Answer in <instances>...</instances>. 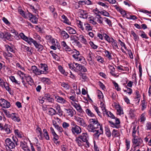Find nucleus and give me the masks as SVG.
<instances>
[{
  "mask_svg": "<svg viewBox=\"0 0 151 151\" xmlns=\"http://www.w3.org/2000/svg\"><path fill=\"white\" fill-rule=\"evenodd\" d=\"M146 119L145 114L143 113L140 116V120L141 122H144Z\"/></svg>",
  "mask_w": 151,
  "mask_h": 151,
  "instance_id": "63",
  "label": "nucleus"
},
{
  "mask_svg": "<svg viewBox=\"0 0 151 151\" xmlns=\"http://www.w3.org/2000/svg\"><path fill=\"white\" fill-rule=\"evenodd\" d=\"M130 141L128 140L127 139L125 140V145L126 146V150H128L130 148Z\"/></svg>",
  "mask_w": 151,
  "mask_h": 151,
  "instance_id": "60",
  "label": "nucleus"
},
{
  "mask_svg": "<svg viewBox=\"0 0 151 151\" xmlns=\"http://www.w3.org/2000/svg\"><path fill=\"white\" fill-rule=\"evenodd\" d=\"M93 108L97 112L98 115L100 117H102V116L101 114V113L99 110L98 108L96 106H93Z\"/></svg>",
  "mask_w": 151,
  "mask_h": 151,
  "instance_id": "62",
  "label": "nucleus"
},
{
  "mask_svg": "<svg viewBox=\"0 0 151 151\" xmlns=\"http://www.w3.org/2000/svg\"><path fill=\"white\" fill-rule=\"evenodd\" d=\"M82 43L84 44H86L87 41L86 39L84 38V36L83 35H80L78 39Z\"/></svg>",
  "mask_w": 151,
  "mask_h": 151,
  "instance_id": "38",
  "label": "nucleus"
},
{
  "mask_svg": "<svg viewBox=\"0 0 151 151\" xmlns=\"http://www.w3.org/2000/svg\"><path fill=\"white\" fill-rule=\"evenodd\" d=\"M10 78L13 83H15L16 84L20 85L21 82L16 80L14 76H11Z\"/></svg>",
  "mask_w": 151,
  "mask_h": 151,
  "instance_id": "39",
  "label": "nucleus"
},
{
  "mask_svg": "<svg viewBox=\"0 0 151 151\" xmlns=\"http://www.w3.org/2000/svg\"><path fill=\"white\" fill-rule=\"evenodd\" d=\"M61 44L63 49L66 51L69 52V53H70L72 50L69 46L67 45L65 42L64 41L62 42Z\"/></svg>",
  "mask_w": 151,
  "mask_h": 151,
  "instance_id": "17",
  "label": "nucleus"
},
{
  "mask_svg": "<svg viewBox=\"0 0 151 151\" xmlns=\"http://www.w3.org/2000/svg\"><path fill=\"white\" fill-rule=\"evenodd\" d=\"M89 124L87 127V129L90 132H94L95 129L99 128L101 132L103 128L96 119H90L89 120Z\"/></svg>",
  "mask_w": 151,
  "mask_h": 151,
  "instance_id": "2",
  "label": "nucleus"
},
{
  "mask_svg": "<svg viewBox=\"0 0 151 151\" xmlns=\"http://www.w3.org/2000/svg\"><path fill=\"white\" fill-rule=\"evenodd\" d=\"M89 23L92 24L94 25H96L97 24V23L96 22V19H95V17H91L89 18Z\"/></svg>",
  "mask_w": 151,
  "mask_h": 151,
  "instance_id": "34",
  "label": "nucleus"
},
{
  "mask_svg": "<svg viewBox=\"0 0 151 151\" xmlns=\"http://www.w3.org/2000/svg\"><path fill=\"white\" fill-rule=\"evenodd\" d=\"M44 98V99H46L48 100L50 102H52L54 101L53 99L51 98L50 95L48 93L45 94Z\"/></svg>",
  "mask_w": 151,
  "mask_h": 151,
  "instance_id": "29",
  "label": "nucleus"
},
{
  "mask_svg": "<svg viewBox=\"0 0 151 151\" xmlns=\"http://www.w3.org/2000/svg\"><path fill=\"white\" fill-rule=\"evenodd\" d=\"M100 101V107L101 108L103 112V113H104V112H105V111L107 110L106 109L105 105L104 103V101Z\"/></svg>",
  "mask_w": 151,
  "mask_h": 151,
  "instance_id": "46",
  "label": "nucleus"
},
{
  "mask_svg": "<svg viewBox=\"0 0 151 151\" xmlns=\"http://www.w3.org/2000/svg\"><path fill=\"white\" fill-rule=\"evenodd\" d=\"M103 114H106L108 116L110 117L112 119H115V123L112 121H109L110 125L113 128H116L117 129L120 128L121 127L120 125V121L119 119L117 118H116L114 116L110 111H107V110L104 112Z\"/></svg>",
  "mask_w": 151,
  "mask_h": 151,
  "instance_id": "3",
  "label": "nucleus"
},
{
  "mask_svg": "<svg viewBox=\"0 0 151 151\" xmlns=\"http://www.w3.org/2000/svg\"><path fill=\"white\" fill-rule=\"evenodd\" d=\"M74 62L70 63L68 64L69 68L72 70L74 71V69L75 68V63Z\"/></svg>",
  "mask_w": 151,
  "mask_h": 151,
  "instance_id": "55",
  "label": "nucleus"
},
{
  "mask_svg": "<svg viewBox=\"0 0 151 151\" xmlns=\"http://www.w3.org/2000/svg\"><path fill=\"white\" fill-rule=\"evenodd\" d=\"M52 106L55 109L58 111V114L60 116H62L63 115V111L61 109L60 105L57 103H53Z\"/></svg>",
  "mask_w": 151,
  "mask_h": 151,
  "instance_id": "13",
  "label": "nucleus"
},
{
  "mask_svg": "<svg viewBox=\"0 0 151 151\" xmlns=\"http://www.w3.org/2000/svg\"><path fill=\"white\" fill-rule=\"evenodd\" d=\"M79 17L83 19H86L88 17V13L86 11L84 10H80L78 12Z\"/></svg>",
  "mask_w": 151,
  "mask_h": 151,
  "instance_id": "16",
  "label": "nucleus"
},
{
  "mask_svg": "<svg viewBox=\"0 0 151 151\" xmlns=\"http://www.w3.org/2000/svg\"><path fill=\"white\" fill-rule=\"evenodd\" d=\"M145 129L147 130H151V123L149 122H147L145 127Z\"/></svg>",
  "mask_w": 151,
  "mask_h": 151,
  "instance_id": "59",
  "label": "nucleus"
},
{
  "mask_svg": "<svg viewBox=\"0 0 151 151\" xmlns=\"http://www.w3.org/2000/svg\"><path fill=\"white\" fill-rule=\"evenodd\" d=\"M79 138H80L84 142V146L86 147L90 146V144L88 142V136L86 133H83L78 136Z\"/></svg>",
  "mask_w": 151,
  "mask_h": 151,
  "instance_id": "6",
  "label": "nucleus"
},
{
  "mask_svg": "<svg viewBox=\"0 0 151 151\" xmlns=\"http://www.w3.org/2000/svg\"><path fill=\"white\" fill-rule=\"evenodd\" d=\"M58 69L59 70L61 73L62 74H64L65 76L67 75V73L65 72L64 70L63 69V67H62L61 65H59L58 66Z\"/></svg>",
  "mask_w": 151,
  "mask_h": 151,
  "instance_id": "53",
  "label": "nucleus"
},
{
  "mask_svg": "<svg viewBox=\"0 0 151 151\" xmlns=\"http://www.w3.org/2000/svg\"><path fill=\"white\" fill-rule=\"evenodd\" d=\"M115 107L117 110V114L118 115L121 116L124 114L123 110L120 105L117 104H115L114 105Z\"/></svg>",
  "mask_w": 151,
  "mask_h": 151,
  "instance_id": "15",
  "label": "nucleus"
},
{
  "mask_svg": "<svg viewBox=\"0 0 151 151\" xmlns=\"http://www.w3.org/2000/svg\"><path fill=\"white\" fill-rule=\"evenodd\" d=\"M66 30L69 33L72 34H75L76 33V31L75 29L70 27H66Z\"/></svg>",
  "mask_w": 151,
  "mask_h": 151,
  "instance_id": "36",
  "label": "nucleus"
},
{
  "mask_svg": "<svg viewBox=\"0 0 151 151\" xmlns=\"http://www.w3.org/2000/svg\"><path fill=\"white\" fill-rule=\"evenodd\" d=\"M136 116L135 110L133 109H131L129 113V116L132 119H134Z\"/></svg>",
  "mask_w": 151,
  "mask_h": 151,
  "instance_id": "27",
  "label": "nucleus"
},
{
  "mask_svg": "<svg viewBox=\"0 0 151 151\" xmlns=\"http://www.w3.org/2000/svg\"><path fill=\"white\" fill-rule=\"evenodd\" d=\"M119 134V132L118 130L114 129L112 132V136L113 137H116L118 136Z\"/></svg>",
  "mask_w": 151,
  "mask_h": 151,
  "instance_id": "50",
  "label": "nucleus"
},
{
  "mask_svg": "<svg viewBox=\"0 0 151 151\" xmlns=\"http://www.w3.org/2000/svg\"><path fill=\"white\" fill-rule=\"evenodd\" d=\"M132 142L133 144V146H134V147L135 148L140 145L142 144V141L141 139H138V137H137L133 138L132 139Z\"/></svg>",
  "mask_w": 151,
  "mask_h": 151,
  "instance_id": "11",
  "label": "nucleus"
},
{
  "mask_svg": "<svg viewBox=\"0 0 151 151\" xmlns=\"http://www.w3.org/2000/svg\"><path fill=\"white\" fill-rule=\"evenodd\" d=\"M116 8L118 10L119 9V12L123 17H126L127 18L128 17V15L126 13L125 11L122 9H120L118 7H116Z\"/></svg>",
  "mask_w": 151,
  "mask_h": 151,
  "instance_id": "30",
  "label": "nucleus"
},
{
  "mask_svg": "<svg viewBox=\"0 0 151 151\" xmlns=\"http://www.w3.org/2000/svg\"><path fill=\"white\" fill-rule=\"evenodd\" d=\"M95 19H96V22H98L100 24L102 23L103 19L100 15H96V16H95Z\"/></svg>",
  "mask_w": 151,
  "mask_h": 151,
  "instance_id": "35",
  "label": "nucleus"
},
{
  "mask_svg": "<svg viewBox=\"0 0 151 151\" xmlns=\"http://www.w3.org/2000/svg\"><path fill=\"white\" fill-rule=\"evenodd\" d=\"M50 132L53 135V139L56 141L59 139V137L58 135L56 134L53 128L51 127H50Z\"/></svg>",
  "mask_w": 151,
  "mask_h": 151,
  "instance_id": "22",
  "label": "nucleus"
},
{
  "mask_svg": "<svg viewBox=\"0 0 151 151\" xmlns=\"http://www.w3.org/2000/svg\"><path fill=\"white\" fill-rule=\"evenodd\" d=\"M98 4L104 7L105 8H106L108 7V4L107 3H104L100 1L97 2Z\"/></svg>",
  "mask_w": 151,
  "mask_h": 151,
  "instance_id": "51",
  "label": "nucleus"
},
{
  "mask_svg": "<svg viewBox=\"0 0 151 151\" xmlns=\"http://www.w3.org/2000/svg\"><path fill=\"white\" fill-rule=\"evenodd\" d=\"M135 94L136 95V96L135 97V99H137V100L136 101H137V103H138L140 101V98L141 96L140 94H139V92L138 91H136L135 92Z\"/></svg>",
  "mask_w": 151,
  "mask_h": 151,
  "instance_id": "49",
  "label": "nucleus"
},
{
  "mask_svg": "<svg viewBox=\"0 0 151 151\" xmlns=\"http://www.w3.org/2000/svg\"><path fill=\"white\" fill-rule=\"evenodd\" d=\"M65 111H66L67 113L71 117H72L73 116V115L74 114V111H75L74 110H73L72 109H65Z\"/></svg>",
  "mask_w": 151,
  "mask_h": 151,
  "instance_id": "40",
  "label": "nucleus"
},
{
  "mask_svg": "<svg viewBox=\"0 0 151 151\" xmlns=\"http://www.w3.org/2000/svg\"><path fill=\"white\" fill-rule=\"evenodd\" d=\"M5 47L8 51H10L13 53H14L15 51L13 49V48L8 45H5Z\"/></svg>",
  "mask_w": 151,
  "mask_h": 151,
  "instance_id": "57",
  "label": "nucleus"
},
{
  "mask_svg": "<svg viewBox=\"0 0 151 151\" xmlns=\"http://www.w3.org/2000/svg\"><path fill=\"white\" fill-rule=\"evenodd\" d=\"M138 128V127H137V128H136V127L134 126L133 128V131H132V136L133 138L136 137H138L136 136L135 135V134L137 132V129Z\"/></svg>",
  "mask_w": 151,
  "mask_h": 151,
  "instance_id": "52",
  "label": "nucleus"
},
{
  "mask_svg": "<svg viewBox=\"0 0 151 151\" xmlns=\"http://www.w3.org/2000/svg\"><path fill=\"white\" fill-rule=\"evenodd\" d=\"M71 131L73 134H78L81 132V129L78 125L75 127H72Z\"/></svg>",
  "mask_w": 151,
  "mask_h": 151,
  "instance_id": "14",
  "label": "nucleus"
},
{
  "mask_svg": "<svg viewBox=\"0 0 151 151\" xmlns=\"http://www.w3.org/2000/svg\"><path fill=\"white\" fill-rule=\"evenodd\" d=\"M75 141L79 146L81 147L83 145L84 146V142L80 138H79L78 137H76Z\"/></svg>",
  "mask_w": 151,
  "mask_h": 151,
  "instance_id": "25",
  "label": "nucleus"
},
{
  "mask_svg": "<svg viewBox=\"0 0 151 151\" xmlns=\"http://www.w3.org/2000/svg\"><path fill=\"white\" fill-rule=\"evenodd\" d=\"M104 52L105 56L109 60H111L112 59L111 53L107 50H105Z\"/></svg>",
  "mask_w": 151,
  "mask_h": 151,
  "instance_id": "32",
  "label": "nucleus"
},
{
  "mask_svg": "<svg viewBox=\"0 0 151 151\" xmlns=\"http://www.w3.org/2000/svg\"><path fill=\"white\" fill-rule=\"evenodd\" d=\"M24 79L29 85L32 86L33 84V80L30 76L27 75V76H25Z\"/></svg>",
  "mask_w": 151,
  "mask_h": 151,
  "instance_id": "20",
  "label": "nucleus"
},
{
  "mask_svg": "<svg viewBox=\"0 0 151 151\" xmlns=\"http://www.w3.org/2000/svg\"><path fill=\"white\" fill-rule=\"evenodd\" d=\"M108 67L110 71V73L113 76H115L116 75L115 73V68L112 65H109Z\"/></svg>",
  "mask_w": 151,
  "mask_h": 151,
  "instance_id": "26",
  "label": "nucleus"
},
{
  "mask_svg": "<svg viewBox=\"0 0 151 151\" xmlns=\"http://www.w3.org/2000/svg\"><path fill=\"white\" fill-rule=\"evenodd\" d=\"M56 98L57 99V101L59 103L65 104L68 102L67 101L61 97L58 96Z\"/></svg>",
  "mask_w": 151,
  "mask_h": 151,
  "instance_id": "23",
  "label": "nucleus"
},
{
  "mask_svg": "<svg viewBox=\"0 0 151 151\" xmlns=\"http://www.w3.org/2000/svg\"><path fill=\"white\" fill-rule=\"evenodd\" d=\"M59 84L65 90L68 89L69 88V86L68 83H66L65 82H60Z\"/></svg>",
  "mask_w": 151,
  "mask_h": 151,
  "instance_id": "41",
  "label": "nucleus"
},
{
  "mask_svg": "<svg viewBox=\"0 0 151 151\" xmlns=\"http://www.w3.org/2000/svg\"><path fill=\"white\" fill-rule=\"evenodd\" d=\"M74 119L76 121L78 125L85 127L87 126L84 119L78 116H74Z\"/></svg>",
  "mask_w": 151,
  "mask_h": 151,
  "instance_id": "7",
  "label": "nucleus"
},
{
  "mask_svg": "<svg viewBox=\"0 0 151 151\" xmlns=\"http://www.w3.org/2000/svg\"><path fill=\"white\" fill-rule=\"evenodd\" d=\"M28 15L29 18V20L31 22L35 24H37L38 22V18L36 16L33 15L32 13L28 12Z\"/></svg>",
  "mask_w": 151,
  "mask_h": 151,
  "instance_id": "12",
  "label": "nucleus"
},
{
  "mask_svg": "<svg viewBox=\"0 0 151 151\" xmlns=\"http://www.w3.org/2000/svg\"><path fill=\"white\" fill-rule=\"evenodd\" d=\"M75 66L74 71L78 73L79 72H85L87 71V69L86 67L80 64L75 63Z\"/></svg>",
  "mask_w": 151,
  "mask_h": 151,
  "instance_id": "8",
  "label": "nucleus"
},
{
  "mask_svg": "<svg viewBox=\"0 0 151 151\" xmlns=\"http://www.w3.org/2000/svg\"><path fill=\"white\" fill-rule=\"evenodd\" d=\"M62 126L63 128L67 129L70 126V124L68 123L64 122L62 123Z\"/></svg>",
  "mask_w": 151,
  "mask_h": 151,
  "instance_id": "64",
  "label": "nucleus"
},
{
  "mask_svg": "<svg viewBox=\"0 0 151 151\" xmlns=\"http://www.w3.org/2000/svg\"><path fill=\"white\" fill-rule=\"evenodd\" d=\"M31 70L32 72L36 75H40L39 69H38L37 67L35 66H32L31 68Z\"/></svg>",
  "mask_w": 151,
  "mask_h": 151,
  "instance_id": "21",
  "label": "nucleus"
},
{
  "mask_svg": "<svg viewBox=\"0 0 151 151\" xmlns=\"http://www.w3.org/2000/svg\"><path fill=\"white\" fill-rule=\"evenodd\" d=\"M56 113V111L53 108H50L48 109V111L47 113V114L52 116L55 115Z\"/></svg>",
  "mask_w": 151,
  "mask_h": 151,
  "instance_id": "24",
  "label": "nucleus"
},
{
  "mask_svg": "<svg viewBox=\"0 0 151 151\" xmlns=\"http://www.w3.org/2000/svg\"><path fill=\"white\" fill-rule=\"evenodd\" d=\"M10 126L7 124H5L3 130L5 131L6 134H8L11 132V131L10 129Z\"/></svg>",
  "mask_w": 151,
  "mask_h": 151,
  "instance_id": "33",
  "label": "nucleus"
},
{
  "mask_svg": "<svg viewBox=\"0 0 151 151\" xmlns=\"http://www.w3.org/2000/svg\"><path fill=\"white\" fill-rule=\"evenodd\" d=\"M71 54H73L72 57L76 61H80L82 63L85 61V58L82 56L80 55V53L79 51L76 49L72 50L69 53Z\"/></svg>",
  "mask_w": 151,
  "mask_h": 151,
  "instance_id": "5",
  "label": "nucleus"
},
{
  "mask_svg": "<svg viewBox=\"0 0 151 151\" xmlns=\"http://www.w3.org/2000/svg\"><path fill=\"white\" fill-rule=\"evenodd\" d=\"M100 131H99V130H96L95 129V131L94 132H95V133L93 135L94 137H95V138H96L97 139L99 137L100 134L103 132V130H102V132H101V130L100 129Z\"/></svg>",
  "mask_w": 151,
  "mask_h": 151,
  "instance_id": "45",
  "label": "nucleus"
},
{
  "mask_svg": "<svg viewBox=\"0 0 151 151\" xmlns=\"http://www.w3.org/2000/svg\"><path fill=\"white\" fill-rule=\"evenodd\" d=\"M141 105L142 107V110H143L146 108L147 104L146 101L145 100L142 101Z\"/></svg>",
  "mask_w": 151,
  "mask_h": 151,
  "instance_id": "56",
  "label": "nucleus"
},
{
  "mask_svg": "<svg viewBox=\"0 0 151 151\" xmlns=\"http://www.w3.org/2000/svg\"><path fill=\"white\" fill-rule=\"evenodd\" d=\"M11 35L10 33L6 32L4 34L3 38H5L8 40L11 41Z\"/></svg>",
  "mask_w": 151,
  "mask_h": 151,
  "instance_id": "47",
  "label": "nucleus"
},
{
  "mask_svg": "<svg viewBox=\"0 0 151 151\" xmlns=\"http://www.w3.org/2000/svg\"><path fill=\"white\" fill-rule=\"evenodd\" d=\"M76 23L78 27L81 28L82 30H84V28L83 26V22L80 20H77Z\"/></svg>",
  "mask_w": 151,
  "mask_h": 151,
  "instance_id": "48",
  "label": "nucleus"
},
{
  "mask_svg": "<svg viewBox=\"0 0 151 151\" xmlns=\"http://www.w3.org/2000/svg\"><path fill=\"white\" fill-rule=\"evenodd\" d=\"M19 35L22 39L25 41L29 44L31 45L32 44H33L35 48L37 49V51L40 52L43 49V46L37 42L36 41L34 40L32 38L27 37L22 32L20 33Z\"/></svg>",
  "mask_w": 151,
  "mask_h": 151,
  "instance_id": "1",
  "label": "nucleus"
},
{
  "mask_svg": "<svg viewBox=\"0 0 151 151\" xmlns=\"http://www.w3.org/2000/svg\"><path fill=\"white\" fill-rule=\"evenodd\" d=\"M84 25L85 27V29L86 30L89 31L92 30V27L89 24L85 23H84Z\"/></svg>",
  "mask_w": 151,
  "mask_h": 151,
  "instance_id": "42",
  "label": "nucleus"
},
{
  "mask_svg": "<svg viewBox=\"0 0 151 151\" xmlns=\"http://www.w3.org/2000/svg\"><path fill=\"white\" fill-rule=\"evenodd\" d=\"M13 141L9 138H7L5 140V146L10 149H14L16 146L19 145L18 139L15 137H13Z\"/></svg>",
  "mask_w": 151,
  "mask_h": 151,
  "instance_id": "4",
  "label": "nucleus"
},
{
  "mask_svg": "<svg viewBox=\"0 0 151 151\" xmlns=\"http://www.w3.org/2000/svg\"><path fill=\"white\" fill-rule=\"evenodd\" d=\"M98 97L100 101H104V96L102 92L99 90L97 91Z\"/></svg>",
  "mask_w": 151,
  "mask_h": 151,
  "instance_id": "31",
  "label": "nucleus"
},
{
  "mask_svg": "<svg viewBox=\"0 0 151 151\" xmlns=\"http://www.w3.org/2000/svg\"><path fill=\"white\" fill-rule=\"evenodd\" d=\"M9 117H10L13 120L16 122H19L20 120V119L18 115L15 113H12L9 116Z\"/></svg>",
  "mask_w": 151,
  "mask_h": 151,
  "instance_id": "19",
  "label": "nucleus"
},
{
  "mask_svg": "<svg viewBox=\"0 0 151 151\" xmlns=\"http://www.w3.org/2000/svg\"><path fill=\"white\" fill-rule=\"evenodd\" d=\"M86 112L87 115L91 117H93L94 116V114L88 109H87L85 110Z\"/></svg>",
  "mask_w": 151,
  "mask_h": 151,
  "instance_id": "44",
  "label": "nucleus"
},
{
  "mask_svg": "<svg viewBox=\"0 0 151 151\" xmlns=\"http://www.w3.org/2000/svg\"><path fill=\"white\" fill-rule=\"evenodd\" d=\"M40 68V75L42 74H47L49 72L48 68L47 65L45 64L41 63L39 65Z\"/></svg>",
  "mask_w": 151,
  "mask_h": 151,
  "instance_id": "9",
  "label": "nucleus"
},
{
  "mask_svg": "<svg viewBox=\"0 0 151 151\" xmlns=\"http://www.w3.org/2000/svg\"><path fill=\"white\" fill-rule=\"evenodd\" d=\"M97 60L99 62L103 63L104 62V59L103 58L100 56H97L96 57Z\"/></svg>",
  "mask_w": 151,
  "mask_h": 151,
  "instance_id": "54",
  "label": "nucleus"
},
{
  "mask_svg": "<svg viewBox=\"0 0 151 151\" xmlns=\"http://www.w3.org/2000/svg\"><path fill=\"white\" fill-rule=\"evenodd\" d=\"M41 81L45 84H50L51 82L49 79L46 78H40Z\"/></svg>",
  "mask_w": 151,
  "mask_h": 151,
  "instance_id": "28",
  "label": "nucleus"
},
{
  "mask_svg": "<svg viewBox=\"0 0 151 151\" xmlns=\"http://www.w3.org/2000/svg\"><path fill=\"white\" fill-rule=\"evenodd\" d=\"M14 133L19 138H22V137L21 132L17 129L14 130Z\"/></svg>",
  "mask_w": 151,
  "mask_h": 151,
  "instance_id": "58",
  "label": "nucleus"
},
{
  "mask_svg": "<svg viewBox=\"0 0 151 151\" xmlns=\"http://www.w3.org/2000/svg\"><path fill=\"white\" fill-rule=\"evenodd\" d=\"M61 17L63 19L62 21L64 23H66L68 24L69 25L70 24V22L67 18L64 15L61 16Z\"/></svg>",
  "mask_w": 151,
  "mask_h": 151,
  "instance_id": "37",
  "label": "nucleus"
},
{
  "mask_svg": "<svg viewBox=\"0 0 151 151\" xmlns=\"http://www.w3.org/2000/svg\"><path fill=\"white\" fill-rule=\"evenodd\" d=\"M0 106L2 108H8L10 107V104L9 102L4 99H0Z\"/></svg>",
  "mask_w": 151,
  "mask_h": 151,
  "instance_id": "10",
  "label": "nucleus"
},
{
  "mask_svg": "<svg viewBox=\"0 0 151 151\" xmlns=\"http://www.w3.org/2000/svg\"><path fill=\"white\" fill-rule=\"evenodd\" d=\"M17 74L19 76H24V78L27 75V74L24 73L23 72L19 70L17 71Z\"/></svg>",
  "mask_w": 151,
  "mask_h": 151,
  "instance_id": "61",
  "label": "nucleus"
},
{
  "mask_svg": "<svg viewBox=\"0 0 151 151\" xmlns=\"http://www.w3.org/2000/svg\"><path fill=\"white\" fill-rule=\"evenodd\" d=\"M78 76L79 78V79L82 81L85 82L87 81L88 80V78L86 73H82L81 72H79L78 73Z\"/></svg>",
  "mask_w": 151,
  "mask_h": 151,
  "instance_id": "18",
  "label": "nucleus"
},
{
  "mask_svg": "<svg viewBox=\"0 0 151 151\" xmlns=\"http://www.w3.org/2000/svg\"><path fill=\"white\" fill-rule=\"evenodd\" d=\"M60 34L64 39H67L68 38L69 36L68 33L64 31H62L61 32Z\"/></svg>",
  "mask_w": 151,
  "mask_h": 151,
  "instance_id": "43",
  "label": "nucleus"
}]
</instances>
